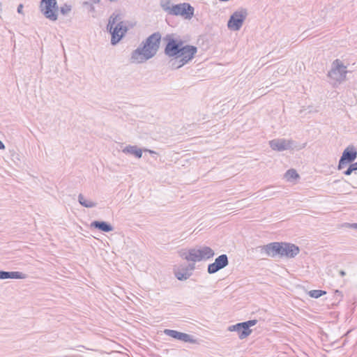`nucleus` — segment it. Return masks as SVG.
<instances>
[{
	"label": "nucleus",
	"instance_id": "9",
	"mask_svg": "<svg viewBox=\"0 0 357 357\" xmlns=\"http://www.w3.org/2000/svg\"><path fill=\"white\" fill-rule=\"evenodd\" d=\"M248 15L247 10L241 8L233 13L227 22V27L231 31H239Z\"/></svg>",
	"mask_w": 357,
	"mask_h": 357
},
{
	"label": "nucleus",
	"instance_id": "27",
	"mask_svg": "<svg viewBox=\"0 0 357 357\" xmlns=\"http://www.w3.org/2000/svg\"><path fill=\"white\" fill-rule=\"evenodd\" d=\"M348 165H349L348 168L345 171L343 172V174L345 176H349L354 172L352 167L351 166V165L350 164H348Z\"/></svg>",
	"mask_w": 357,
	"mask_h": 357
},
{
	"label": "nucleus",
	"instance_id": "1",
	"mask_svg": "<svg viewBox=\"0 0 357 357\" xmlns=\"http://www.w3.org/2000/svg\"><path fill=\"white\" fill-rule=\"evenodd\" d=\"M165 43L164 54L169 57V66L173 70L178 69L192 61L197 52V47L185 45L179 36L168 33L162 38Z\"/></svg>",
	"mask_w": 357,
	"mask_h": 357
},
{
	"label": "nucleus",
	"instance_id": "7",
	"mask_svg": "<svg viewBox=\"0 0 357 357\" xmlns=\"http://www.w3.org/2000/svg\"><path fill=\"white\" fill-rule=\"evenodd\" d=\"M257 323V319H250L246 321L239 322L234 325L229 326L227 328L229 331H235L237 333L240 340L248 337L252 332L250 327L254 326Z\"/></svg>",
	"mask_w": 357,
	"mask_h": 357
},
{
	"label": "nucleus",
	"instance_id": "14",
	"mask_svg": "<svg viewBox=\"0 0 357 357\" xmlns=\"http://www.w3.org/2000/svg\"><path fill=\"white\" fill-rule=\"evenodd\" d=\"M27 275L20 271H1V280L7 279H26Z\"/></svg>",
	"mask_w": 357,
	"mask_h": 357
},
{
	"label": "nucleus",
	"instance_id": "10",
	"mask_svg": "<svg viewBox=\"0 0 357 357\" xmlns=\"http://www.w3.org/2000/svg\"><path fill=\"white\" fill-rule=\"evenodd\" d=\"M357 158V150L353 145L348 146L342 152L339 160L337 169H344L348 164L354 162Z\"/></svg>",
	"mask_w": 357,
	"mask_h": 357
},
{
	"label": "nucleus",
	"instance_id": "17",
	"mask_svg": "<svg viewBox=\"0 0 357 357\" xmlns=\"http://www.w3.org/2000/svg\"><path fill=\"white\" fill-rule=\"evenodd\" d=\"M123 152L126 154H130L135 155L137 158H141L142 156V149L138 148L137 146L128 145L123 149Z\"/></svg>",
	"mask_w": 357,
	"mask_h": 357
},
{
	"label": "nucleus",
	"instance_id": "31",
	"mask_svg": "<svg viewBox=\"0 0 357 357\" xmlns=\"http://www.w3.org/2000/svg\"><path fill=\"white\" fill-rule=\"evenodd\" d=\"M351 165V166L352 167L354 171H357V161L356 162H351V163H349Z\"/></svg>",
	"mask_w": 357,
	"mask_h": 357
},
{
	"label": "nucleus",
	"instance_id": "11",
	"mask_svg": "<svg viewBox=\"0 0 357 357\" xmlns=\"http://www.w3.org/2000/svg\"><path fill=\"white\" fill-rule=\"evenodd\" d=\"M229 264L228 257L226 254L218 256L213 263L209 264L207 267V272L213 274L220 270L225 268Z\"/></svg>",
	"mask_w": 357,
	"mask_h": 357
},
{
	"label": "nucleus",
	"instance_id": "16",
	"mask_svg": "<svg viewBox=\"0 0 357 357\" xmlns=\"http://www.w3.org/2000/svg\"><path fill=\"white\" fill-rule=\"evenodd\" d=\"M174 275L178 280L184 281L192 275V273H189L188 269H185L183 266H181L174 270Z\"/></svg>",
	"mask_w": 357,
	"mask_h": 357
},
{
	"label": "nucleus",
	"instance_id": "4",
	"mask_svg": "<svg viewBox=\"0 0 357 357\" xmlns=\"http://www.w3.org/2000/svg\"><path fill=\"white\" fill-rule=\"evenodd\" d=\"M120 20L121 17L119 15L114 16V14H113L110 16L107 26V29L111 34V44L112 45L118 44L128 30V28L125 25L123 21L118 22L114 26L116 22Z\"/></svg>",
	"mask_w": 357,
	"mask_h": 357
},
{
	"label": "nucleus",
	"instance_id": "5",
	"mask_svg": "<svg viewBox=\"0 0 357 357\" xmlns=\"http://www.w3.org/2000/svg\"><path fill=\"white\" fill-rule=\"evenodd\" d=\"M214 255V251L210 247L204 246L199 249L191 248L188 252H182L180 256L188 261L197 262L208 260L212 258Z\"/></svg>",
	"mask_w": 357,
	"mask_h": 357
},
{
	"label": "nucleus",
	"instance_id": "24",
	"mask_svg": "<svg viewBox=\"0 0 357 357\" xmlns=\"http://www.w3.org/2000/svg\"><path fill=\"white\" fill-rule=\"evenodd\" d=\"M160 6L165 11L168 12L169 14L172 8V6H170V0H162Z\"/></svg>",
	"mask_w": 357,
	"mask_h": 357
},
{
	"label": "nucleus",
	"instance_id": "34",
	"mask_svg": "<svg viewBox=\"0 0 357 357\" xmlns=\"http://www.w3.org/2000/svg\"><path fill=\"white\" fill-rule=\"evenodd\" d=\"M5 149V145L3 144V143L1 142V150H3Z\"/></svg>",
	"mask_w": 357,
	"mask_h": 357
},
{
	"label": "nucleus",
	"instance_id": "22",
	"mask_svg": "<svg viewBox=\"0 0 357 357\" xmlns=\"http://www.w3.org/2000/svg\"><path fill=\"white\" fill-rule=\"evenodd\" d=\"M164 333L175 340H178L181 332L175 330L165 329L164 331Z\"/></svg>",
	"mask_w": 357,
	"mask_h": 357
},
{
	"label": "nucleus",
	"instance_id": "2",
	"mask_svg": "<svg viewBox=\"0 0 357 357\" xmlns=\"http://www.w3.org/2000/svg\"><path fill=\"white\" fill-rule=\"evenodd\" d=\"M161 40L162 34L159 31L149 36L132 51L130 62L141 63L155 56L160 49Z\"/></svg>",
	"mask_w": 357,
	"mask_h": 357
},
{
	"label": "nucleus",
	"instance_id": "21",
	"mask_svg": "<svg viewBox=\"0 0 357 357\" xmlns=\"http://www.w3.org/2000/svg\"><path fill=\"white\" fill-rule=\"evenodd\" d=\"M307 294L311 297L314 298H318L321 296L326 294V291L321 289H315V290H311L308 291Z\"/></svg>",
	"mask_w": 357,
	"mask_h": 357
},
{
	"label": "nucleus",
	"instance_id": "19",
	"mask_svg": "<svg viewBox=\"0 0 357 357\" xmlns=\"http://www.w3.org/2000/svg\"><path fill=\"white\" fill-rule=\"evenodd\" d=\"M178 340L182 341L183 342H190L192 344L197 342V340L194 338L192 335L182 332L181 333Z\"/></svg>",
	"mask_w": 357,
	"mask_h": 357
},
{
	"label": "nucleus",
	"instance_id": "35",
	"mask_svg": "<svg viewBox=\"0 0 357 357\" xmlns=\"http://www.w3.org/2000/svg\"><path fill=\"white\" fill-rule=\"evenodd\" d=\"M94 3H99L100 0H92Z\"/></svg>",
	"mask_w": 357,
	"mask_h": 357
},
{
	"label": "nucleus",
	"instance_id": "12",
	"mask_svg": "<svg viewBox=\"0 0 357 357\" xmlns=\"http://www.w3.org/2000/svg\"><path fill=\"white\" fill-rule=\"evenodd\" d=\"M270 147L278 151L288 150L291 147V142L284 139H276L269 142Z\"/></svg>",
	"mask_w": 357,
	"mask_h": 357
},
{
	"label": "nucleus",
	"instance_id": "36",
	"mask_svg": "<svg viewBox=\"0 0 357 357\" xmlns=\"http://www.w3.org/2000/svg\"><path fill=\"white\" fill-rule=\"evenodd\" d=\"M336 293L341 294V292L340 291H338V290H336Z\"/></svg>",
	"mask_w": 357,
	"mask_h": 357
},
{
	"label": "nucleus",
	"instance_id": "3",
	"mask_svg": "<svg viewBox=\"0 0 357 357\" xmlns=\"http://www.w3.org/2000/svg\"><path fill=\"white\" fill-rule=\"evenodd\" d=\"M260 252L266 256L271 258L291 259L297 256L300 252V248L287 242H272L266 245L259 246Z\"/></svg>",
	"mask_w": 357,
	"mask_h": 357
},
{
	"label": "nucleus",
	"instance_id": "8",
	"mask_svg": "<svg viewBox=\"0 0 357 357\" xmlns=\"http://www.w3.org/2000/svg\"><path fill=\"white\" fill-rule=\"evenodd\" d=\"M40 8L41 13L46 18L52 21L57 20L59 7L56 0H41Z\"/></svg>",
	"mask_w": 357,
	"mask_h": 357
},
{
	"label": "nucleus",
	"instance_id": "26",
	"mask_svg": "<svg viewBox=\"0 0 357 357\" xmlns=\"http://www.w3.org/2000/svg\"><path fill=\"white\" fill-rule=\"evenodd\" d=\"M183 266L185 269H188V271L189 273H192V271H194L195 268V262L192 264H188V265Z\"/></svg>",
	"mask_w": 357,
	"mask_h": 357
},
{
	"label": "nucleus",
	"instance_id": "32",
	"mask_svg": "<svg viewBox=\"0 0 357 357\" xmlns=\"http://www.w3.org/2000/svg\"><path fill=\"white\" fill-rule=\"evenodd\" d=\"M144 151H148L151 155L157 154L155 151L150 149H144Z\"/></svg>",
	"mask_w": 357,
	"mask_h": 357
},
{
	"label": "nucleus",
	"instance_id": "20",
	"mask_svg": "<svg viewBox=\"0 0 357 357\" xmlns=\"http://www.w3.org/2000/svg\"><path fill=\"white\" fill-rule=\"evenodd\" d=\"M284 177L288 181H291L299 178V174L294 169H290L286 172Z\"/></svg>",
	"mask_w": 357,
	"mask_h": 357
},
{
	"label": "nucleus",
	"instance_id": "25",
	"mask_svg": "<svg viewBox=\"0 0 357 357\" xmlns=\"http://www.w3.org/2000/svg\"><path fill=\"white\" fill-rule=\"evenodd\" d=\"M59 10L62 15H66L71 10V6L65 3L60 7Z\"/></svg>",
	"mask_w": 357,
	"mask_h": 357
},
{
	"label": "nucleus",
	"instance_id": "28",
	"mask_svg": "<svg viewBox=\"0 0 357 357\" xmlns=\"http://www.w3.org/2000/svg\"><path fill=\"white\" fill-rule=\"evenodd\" d=\"M344 225L347 228L357 229V223H345Z\"/></svg>",
	"mask_w": 357,
	"mask_h": 357
},
{
	"label": "nucleus",
	"instance_id": "23",
	"mask_svg": "<svg viewBox=\"0 0 357 357\" xmlns=\"http://www.w3.org/2000/svg\"><path fill=\"white\" fill-rule=\"evenodd\" d=\"M181 3L174 4L172 6L169 15H180Z\"/></svg>",
	"mask_w": 357,
	"mask_h": 357
},
{
	"label": "nucleus",
	"instance_id": "33",
	"mask_svg": "<svg viewBox=\"0 0 357 357\" xmlns=\"http://www.w3.org/2000/svg\"><path fill=\"white\" fill-rule=\"evenodd\" d=\"M339 274L340 275V276L343 277V276H344L346 275V273H345L344 271L341 270V271H339Z\"/></svg>",
	"mask_w": 357,
	"mask_h": 357
},
{
	"label": "nucleus",
	"instance_id": "18",
	"mask_svg": "<svg viewBox=\"0 0 357 357\" xmlns=\"http://www.w3.org/2000/svg\"><path fill=\"white\" fill-rule=\"evenodd\" d=\"M78 202L82 206L86 208H93L97 205L96 202L86 199L82 194L79 195Z\"/></svg>",
	"mask_w": 357,
	"mask_h": 357
},
{
	"label": "nucleus",
	"instance_id": "13",
	"mask_svg": "<svg viewBox=\"0 0 357 357\" xmlns=\"http://www.w3.org/2000/svg\"><path fill=\"white\" fill-rule=\"evenodd\" d=\"M90 227L106 233L112 231L114 229L109 222L103 220L92 221L91 222Z\"/></svg>",
	"mask_w": 357,
	"mask_h": 357
},
{
	"label": "nucleus",
	"instance_id": "6",
	"mask_svg": "<svg viewBox=\"0 0 357 357\" xmlns=\"http://www.w3.org/2000/svg\"><path fill=\"white\" fill-rule=\"evenodd\" d=\"M346 68L347 67L340 60L335 59L332 63L331 69L327 74L329 79L328 82L335 86L344 81L347 73Z\"/></svg>",
	"mask_w": 357,
	"mask_h": 357
},
{
	"label": "nucleus",
	"instance_id": "15",
	"mask_svg": "<svg viewBox=\"0 0 357 357\" xmlns=\"http://www.w3.org/2000/svg\"><path fill=\"white\" fill-rule=\"evenodd\" d=\"M181 5L180 15L190 20L194 15V8L188 3H183Z\"/></svg>",
	"mask_w": 357,
	"mask_h": 357
},
{
	"label": "nucleus",
	"instance_id": "29",
	"mask_svg": "<svg viewBox=\"0 0 357 357\" xmlns=\"http://www.w3.org/2000/svg\"><path fill=\"white\" fill-rule=\"evenodd\" d=\"M11 157H12V158H11V160H12L14 162H16V161H15V160H20V159H19V158H18V155H17V153H15V152H13V153H11Z\"/></svg>",
	"mask_w": 357,
	"mask_h": 357
},
{
	"label": "nucleus",
	"instance_id": "30",
	"mask_svg": "<svg viewBox=\"0 0 357 357\" xmlns=\"http://www.w3.org/2000/svg\"><path fill=\"white\" fill-rule=\"evenodd\" d=\"M23 5L22 3L19 4L17 8V11L20 14H22Z\"/></svg>",
	"mask_w": 357,
	"mask_h": 357
}]
</instances>
